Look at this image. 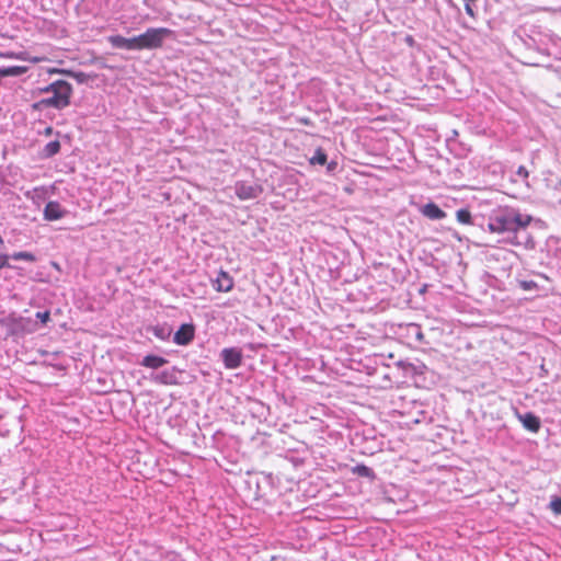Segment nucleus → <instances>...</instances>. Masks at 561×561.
Wrapping results in <instances>:
<instances>
[{
	"label": "nucleus",
	"mask_w": 561,
	"mask_h": 561,
	"mask_svg": "<svg viewBox=\"0 0 561 561\" xmlns=\"http://www.w3.org/2000/svg\"><path fill=\"white\" fill-rule=\"evenodd\" d=\"M2 69H3L2 75H4L5 77L20 76L25 72V68L20 67V66H11V67H7V68H2Z\"/></svg>",
	"instance_id": "obj_22"
},
{
	"label": "nucleus",
	"mask_w": 561,
	"mask_h": 561,
	"mask_svg": "<svg viewBox=\"0 0 561 561\" xmlns=\"http://www.w3.org/2000/svg\"><path fill=\"white\" fill-rule=\"evenodd\" d=\"M42 134L45 136H50L54 134V128L51 126H47Z\"/></svg>",
	"instance_id": "obj_30"
},
{
	"label": "nucleus",
	"mask_w": 561,
	"mask_h": 561,
	"mask_svg": "<svg viewBox=\"0 0 561 561\" xmlns=\"http://www.w3.org/2000/svg\"><path fill=\"white\" fill-rule=\"evenodd\" d=\"M152 380L154 382L161 383V385H178L179 383L175 368L165 369V370H162V371L156 374L152 377Z\"/></svg>",
	"instance_id": "obj_12"
},
{
	"label": "nucleus",
	"mask_w": 561,
	"mask_h": 561,
	"mask_svg": "<svg viewBox=\"0 0 561 561\" xmlns=\"http://www.w3.org/2000/svg\"><path fill=\"white\" fill-rule=\"evenodd\" d=\"M8 259V254H0V270H2L3 267H10Z\"/></svg>",
	"instance_id": "obj_27"
},
{
	"label": "nucleus",
	"mask_w": 561,
	"mask_h": 561,
	"mask_svg": "<svg viewBox=\"0 0 561 561\" xmlns=\"http://www.w3.org/2000/svg\"><path fill=\"white\" fill-rule=\"evenodd\" d=\"M9 257L16 260V261H21V260L27 261V262L36 261V256L33 253L26 252V251L14 252Z\"/></svg>",
	"instance_id": "obj_21"
},
{
	"label": "nucleus",
	"mask_w": 561,
	"mask_h": 561,
	"mask_svg": "<svg viewBox=\"0 0 561 561\" xmlns=\"http://www.w3.org/2000/svg\"><path fill=\"white\" fill-rule=\"evenodd\" d=\"M195 337V325L193 323H183L173 334V342L180 346H186Z\"/></svg>",
	"instance_id": "obj_6"
},
{
	"label": "nucleus",
	"mask_w": 561,
	"mask_h": 561,
	"mask_svg": "<svg viewBox=\"0 0 561 561\" xmlns=\"http://www.w3.org/2000/svg\"><path fill=\"white\" fill-rule=\"evenodd\" d=\"M328 160V154L322 148H317L314 154L309 159L310 164L324 165Z\"/></svg>",
	"instance_id": "obj_20"
},
{
	"label": "nucleus",
	"mask_w": 561,
	"mask_h": 561,
	"mask_svg": "<svg viewBox=\"0 0 561 561\" xmlns=\"http://www.w3.org/2000/svg\"><path fill=\"white\" fill-rule=\"evenodd\" d=\"M541 371L547 373V369H545L543 365L541 366Z\"/></svg>",
	"instance_id": "obj_34"
},
{
	"label": "nucleus",
	"mask_w": 561,
	"mask_h": 561,
	"mask_svg": "<svg viewBox=\"0 0 561 561\" xmlns=\"http://www.w3.org/2000/svg\"><path fill=\"white\" fill-rule=\"evenodd\" d=\"M549 507L551 508V511L557 514V515H561V497L560 496H554L550 504H549Z\"/></svg>",
	"instance_id": "obj_24"
},
{
	"label": "nucleus",
	"mask_w": 561,
	"mask_h": 561,
	"mask_svg": "<svg viewBox=\"0 0 561 561\" xmlns=\"http://www.w3.org/2000/svg\"><path fill=\"white\" fill-rule=\"evenodd\" d=\"M213 287L217 291L228 293L233 288V278L228 272L220 270L217 277L213 280Z\"/></svg>",
	"instance_id": "obj_10"
},
{
	"label": "nucleus",
	"mask_w": 561,
	"mask_h": 561,
	"mask_svg": "<svg viewBox=\"0 0 561 561\" xmlns=\"http://www.w3.org/2000/svg\"><path fill=\"white\" fill-rule=\"evenodd\" d=\"M516 416L523 424L524 428L531 432L538 433L541 427V420L534 412L520 413L516 411Z\"/></svg>",
	"instance_id": "obj_8"
},
{
	"label": "nucleus",
	"mask_w": 561,
	"mask_h": 561,
	"mask_svg": "<svg viewBox=\"0 0 561 561\" xmlns=\"http://www.w3.org/2000/svg\"><path fill=\"white\" fill-rule=\"evenodd\" d=\"M56 72L65 73L71 78H73L78 83H87L91 78L90 75L83 71H72V70H55Z\"/></svg>",
	"instance_id": "obj_19"
},
{
	"label": "nucleus",
	"mask_w": 561,
	"mask_h": 561,
	"mask_svg": "<svg viewBox=\"0 0 561 561\" xmlns=\"http://www.w3.org/2000/svg\"><path fill=\"white\" fill-rule=\"evenodd\" d=\"M456 219L461 225H472L483 227V224L478 222V218L473 217L468 208H460L456 211Z\"/></svg>",
	"instance_id": "obj_15"
},
{
	"label": "nucleus",
	"mask_w": 561,
	"mask_h": 561,
	"mask_svg": "<svg viewBox=\"0 0 561 561\" xmlns=\"http://www.w3.org/2000/svg\"><path fill=\"white\" fill-rule=\"evenodd\" d=\"M167 363L168 360L164 357L149 354L142 358L140 365L147 368L158 369L164 366Z\"/></svg>",
	"instance_id": "obj_16"
},
{
	"label": "nucleus",
	"mask_w": 561,
	"mask_h": 561,
	"mask_svg": "<svg viewBox=\"0 0 561 561\" xmlns=\"http://www.w3.org/2000/svg\"><path fill=\"white\" fill-rule=\"evenodd\" d=\"M41 93H51L50 98L42 99L32 104L34 111H42L47 107L62 110L70 104L72 87L65 80H56L44 88H39Z\"/></svg>",
	"instance_id": "obj_2"
},
{
	"label": "nucleus",
	"mask_w": 561,
	"mask_h": 561,
	"mask_svg": "<svg viewBox=\"0 0 561 561\" xmlns=\"http://www.w3.org/2000/svg\"><path fill=\"white\" fill-rule=\"evenodd\" d=\"M170 34L169 28L150 27L145 33L136 36L137 50L159 48Z\"/></svg>",
	"instance_id": "obj_3"
},
{
	"label": "nucleus",
	"mask_w": 561,
	"mask_h": 561,
	"mask_svg": "<svg viewBox=\"0 0 561 561\" xmlns=\"http://www.w3.org/2000/svg\"><path fill=\"white\" fill-rule=\"evenodd\" d=\"M2 73H3V69H2V68H0V80H1L2 78H4V77H5V76H4V75H2Z\"/></svg>",
	"instance_id": "obj_31"
},
{
	"label": "nucleus",
	"mask_w": 561,
	"mask_h": 561,
	"mask_svg": "<svg viewBox=\"0 0 561 561\" xmlns=\"http://www.w3.org/2000/svg\"><path fill=\"white\" fill-rule=\"evenodd\" d=\"M68 210L64 208L59 202L49 201L43 211L46 221L59 220L68 215Z\"/></svg>",
	"instance_id": "obj_7"
},
{
	"label": "nucleus",
	"mask_w": 561,
	"mask_h": 561,
	"mask_svg": "<svg viewBox=\"0 0 561 561\" xmlns=\"http://www.w3.org/2000/svg\"><path fill=\"white\" fill-rule=\"evenodd\" d=\"M61 145L58 139L49 141L38 152L41 159H50L60 152Z\"/></svg>",
	"instance_id": "obj_14"
},
{
	"label": "nucleus",
	"mask_w": 561,
	"mask_h": 561,
	"mask_svg": "<svg viewBox=\"0 0 561 561\" xmlns=\"http://www.w3.org/2000/svg\"><path fill=\"white\" fill-rule=\"evenodd\" d=\"M107 42L112 45L113 48L137 50L136 36L126 38L122 35H110L107 37Z\"/></svg>",
	"instance_id": "obj_9"
},
{
	"label": "nucleus",
	"mask_w": 561,
	"mask_h": 561,
	"mask_svg": "<svg viewBox=\"0 0 561 561\" xmlns=\"http://www.w3.org/2000/svg\"><path fill=\"white\" fill-rule=\"evenodd\" d=\"M352 472L354 474H357L358 477L367 478L369 480H374L376 478V473L374 472V470L370 467L363 463L353 467Z\"/></svg>",
	"instance_id": "obj_18"
},
{
	"label": "nucleus",
	"mask_w": 561,
	"mask_h": 561,
	"mask_svg": "<svg viewBox=\"0 0 561 561\" xmlns=\"http://www.w3.org/2000/svg\"><path fill=\"white\" fill-rule=\"evenodd\" d=\"M462 1H463V3H465V11H466V13H467L469 16H471V18H476L477 12H476V10H474V7H476V4H477V2H478L479 0H462Z\"/></svg>",
	"instance_id": "obj_23"
},
{
	"label": "nucleus",
	"mask_w": 561,
	"mask_h": 561,
	"mask_svg": "<svg viewBox=\"0 0 561 561\" xmlns=\"http://www.w3.org/2000/svg\"><path fill=\"white\" fill-rule=\"evenodd\" d=\"M148 332H151L157 339L161 341H169L172 335V327L168 323L151 325L147 329Z\"/></svg>",
	"instance_id": "obj_13"
},
{
	"label": "nucleus",
	"mask_w": 561,
	"mask_h": 561,
	"mask_svg": "<svg viewBox=\"0 0 561 561\" xmlns=\"http://www.w3.org/2000/svg\"><path fill=\"white\" fill-rule=\"evenodd\" d=\"M325 164H327V171L329 173H333L336 170V168H337V162L334 161V160H332L330 162L327 161Z\"/></svg>",
	"instance_id": "obj_28"
},
{
	"label": "nucleus",
	"mask_w": 561,
	"mask_h": 561,
	"mask_svg": "<svg viewBox=\"0 0 561 561\" xmlns=\"http://www.w3.org/2000/svg\"><path fill=\"white\" fill-rule=\"evenodd\" d=\"M421 213L423 216L432 220H440L446 217V213L434 202L423 205Z\"/></svg>",
	"instance_id": "obj_11"
},
{
	"label": "nucleus",
	"mask_w": 561,
	"mask_h": 561,
	"mask_svg": "<svg viewBox=\"0 0 561 561\" xmlns=\"http://www.w3.org/2000/svg\"><path fill=\"white\" fill-rule=\"evenodd\" d=\"M518 175L523 176V178H528V171L525 167L520 165L518 167L517 169V172H516Z\"/></svg>",
	"instance_id": "obj_29"
},
{
	"label": "nucleus",
	"mask_w": 561,
	"mask_h": 561,
	"mask_svg": "<svg viewBox=\"0 0 561 561\" xmlns=\"http://www.w3.org/2000/svg\"><path fill=\"white\" fill-rule=\"evenodd\" d=\"M36 319H38L43 324H47L50 321V312L48 310L38 311L35 314Z\"/></svg>",
	"instance_id": "obj_26"
},
{
	"label": "nucleus",
	"mask_w": 561,
	"mask_h": 561,
	"mask_svg": "<svg viewBox=\"0 0 561 561\" xmlns=\"http://www.w3.org/2000/svg\"><path fill=\"white\" fill-rule=\"evenodd\" d=\"M220 358L227 369H237L242 365L243 354L241 348L226 347L221 350Z\"/></svg>",
	"instance_id": "obj_5"
},
{
	"label": "nucleus",
	"mask_w": 561,
	"mask_h": 561,
	"mask_svg": "<svg viewBox=\"0 0 561 561\" xmlns=\"http://www.w3.org/2000/svg\"><path fill=\"white\" fill-rule=\"evenodd\" d=\"M3 243H4V241H3L2 237L0 236V247H2Z\"/></svg>",
	"instance_id": "obj_32"
},
{
	"label": "nucleus",
	"mask_w": 561,
	"mask_h": 561,
	"mask_svg": "<svg viewBox=\"0 0 561 561\" xmlns=\"http://www.w3.org/2000/svg\"><path fill=\"white\" fill-rule=\"evenodd\" d=\"M519 287L524 290H534L538 288V285L534 280H519Z\"/></svg>",
	"instance_id": "obj_25"
},
{
	"label": "nucleus",
	"mask_w": 561,
	"mask_h": 561,
	"mask_svg": "<svg viewBox=\"0 0 561 561\" xmlns=\"http://www.w3.org/2000/svg\"><path fill=\"white\" fill-rule=\"evenodd\" d=\"M533 220L530 215H522L514 208H500L492 211L488 219L490 232L506 234L503 240L512 244H524L528 249L535 247V242L526 234V228Z\"/></svg>",
	"instance_id": "obj_1"
},
{
	"label": "nucleus",
	"mask_w": 561,
	"mask_h": 561,
	"mask_svg": "<svg viewBox=\"0 0 561 561\" xmlns=\"http://www.w3.org/2000/svg\"><path fill=\"white\" fill-rule=\"evenodd\" d=\"M405 332L409 337L414 339V341L419 344L425 342V336L422 331V328L417 323H409L405 325Z\"/></svg>",
	"instance_id": "obj_17"
},
{
	"label": "nucleus",
	"mask_w": 561,
	"mask_h": 561,
	"mask_svg": "<svg viewBox=\"0 0 561 561\" xmlns=\"http://www.w3.org/2000/svg\"><path fill=\"white\" fill-rule=\"evenodd\" d=\"M234 193L241 201L254 199L263 193V187L260 184L238 181L234 184Z\"/></svg>",
	"instance_id": "obj_4"
},
{
	"label": "nucleus",
	"mask_w": 561,
	"mask_h": 561,
	"mask_svg": "<svg viewBox=\"0 0 561 561\" xmlns=\"http://www.w3.org/2000/svg\"><path fill=\"white\" fill-rule=\"evenodd\" d=\"M541 371L547 373V369H545L543 365L541 366Z\"/></svg>",
	"instance_id": "obj_33"
}]
</instances>
